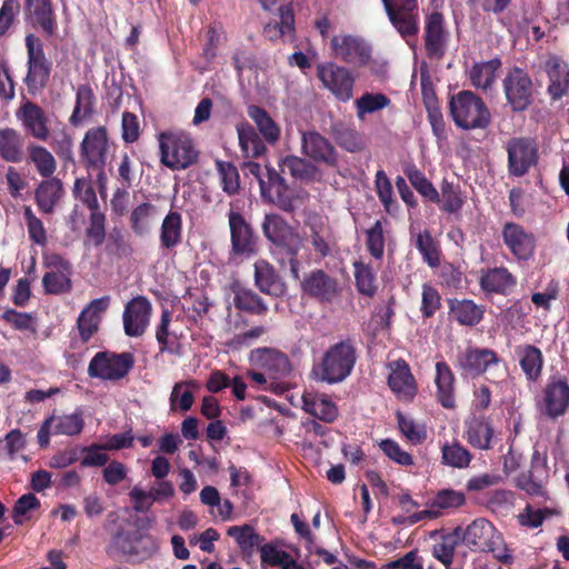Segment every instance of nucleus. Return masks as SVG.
<instances>
[{
  "instance_id": "obj_1",
  "label": "nucleus",
  "mask_w": 569,
  "mask_h": 569,
  "mask_svg": "<svg viewBox=\"0 0 569 569\" xmlns=\"http://www.w3.org/2000/svg\"><path fill=\"white\" fill-rule=\"evenodd\" d=\"M356 359L353 346L349 341H340L328 348L320 361L313 365L311 375L317 381L339 383L351 373Z\"/></svg>"
},
{
  "instance_id": "obj_2",
  "label": "nucleus",
  "mask_w": 569,
  "mask_h": 569,
  "mask_svg": "<svg viewBox=\"0 0 569 569\" xmlns=\"http://www.w3.org/2000/svg\"><path fill=\"white\" fill-rule=\"evenodd\" d=\"M160 161L171 170H183L193 164L198 151L191 137L181 130H169L158 136Z\"/></svg>"
},
{
  "instance_id": "obj_3",
  "label": "nucleus",
  "mask_w": 569,
  "mask_h": 569,
  "mask_svg": "<svg viewBox=\"0 0 569 569\" xmlns=\"http://www.w3.org/2000/svg\"><path fill=\"white\" fill-rule=\"evenodd\" d=\"M450 113L455 123L466 130L485 129L490 123L488 108L471 91H460L451 97Z\"/></svg>"
},
{
  "instance_id": "obj_4",
  "label": "nucleus",
  "mask_w": 569,
  "mask_h": 569,
  "mask_svg": "<svg viewBox=\"0 0 569 569\" xmlns=\"http://www.w3.org/2000/svg\"><path fill=\"white\" fill-rule=\"evenodd\" d=\"M80 151L87 168L97 171L100 181L104 179V167L111 154V143L106 128L89 129L83 137Z\"/></svg>"
},
{
  "instance_id": "obj_5",
  "label": "nucleus",
  "mask_w": 569,
  "mask_h": 569,
  "mask_svg": "<svg viewBox=\"0 0 569 569\" xmlns=\"http://www.w3.org/2000/svg\"><path fill=\"white\" fill-rule=\"evenodd\" d=\"M317 76L338 101L348 102L353 98L356 76L348 68L327 62L317 67Z\"/></svg>"
},
{
  "instance_id": "obj_6",
  "label": "nucleus",
  "mask_w": 569,
  "mask_h": 569,
  "mask_svg": "<svg viewBox=\"0 0 569 569\" xmlns=\"http://www.w3.org/2000/svg\"><path fill=\"white\" fill-rule=\"evenodd\" d=\"M537 408L549 419L566 415L569 409V383L560 377H551L546 383Z\"/></svg>"
},
{
  "instance_id": "obj_7",
  "label": "nucleus",
  "mask_w": 569,
  "mask_h": 569,
  "mask_svg": "<svg viewBox=\"0 0 569 569\" xmlns=\"http://www.w3.org/2000/svg\"><path fill=\"white\" fill-rule=\"evenodd\" d=\"M459 538L471 549L495 552L499 549L502 539L496 528L486 519L473 520L466 529L457 527Z\"/></svg>"
},
{
  "instance_id": "obj_8",
  "label": "nucleus",
  "mask_w": 569,
  "mask_h": 569,
  "mask_svg": "<svg viewBox=\"0 0 569 569\" xmlns=\"http://www.w3.org/2000/svg\"><path fill=\"white\" fill-rule=\"evenodd\" d=\"M388 18L399 34L409 42L419 31L417 0H382Z\"/></svg>"
},
{
  "instance_id": "obj_9",
  "label": "nucleus",
  "mask_w": 569,
  "mask_h": 569,
  "mask_svg": "<svg viewBox=\"0 0 569 569\" xmlns=\"http://www.w3.org/2000/svg\"><path fill=\"white\" fill-rule=\"evenodd\" d=\"M457 365L462 377L476 378L499 368L501 359L491 349L469 347L459 352Z\"/></svg>"
},
{
  "instance_id": "obj_10",
  "label": "nucleus",
  "mask_w": 569,
  "mask_h": 569,
  "mask_svg": "<svg viewBox=\"0 0 569 569\" xmlns=\"http://www.w3.org/2000/svg\"><path fill=\"white\" fill-rule=\"evenodd\" d=\"M26 47L28 50V73L26 83L28 90L32 93L42 89L49 78L50 66L46 59L42 42L33 34L26 37Z\"/></svg>"
},
{
  "instance_id": "obj_11",
  "label": "nucleus",
  "mask_w": 569,
  "mask_h": 569,
  "mask_svg": "<svg viewBox=\"0 0 569 569\" xmlns=\"http://www.w3.org/2000/svg\"><path fill=\"white\" fill-rule=\"evenodd\" d=\"M132 366L133 357L131 353L99 352L90 361L88 372L91 377L103 380H119L130 371Z\"/></svg>"
},
{
  "instance_id": "obj_12",
  "label": "nucleus",
  "mask_w": 569,
  "mask_h": 569,
  "mask_svg": "<svg viewBox=\"0 0 569 569\" xmlns=\"http://www.w3.org/2000/svg\"><path fill=\"white\" fill-rule=\"evenodd\" d=\"M510 176L522 177L538 161V148L528 138H512L506 144Z\"/></svg>"
},
{
  "instance_id": "obj_13",
  "label": "nucleus",
  "mask_w": 569,
  "mask_h": 569,
  "mask_svg": "<svg viewBox=\"0 0 569 569\" xmlns=\"http://www.w3.org/2000/svg\"><path fill=\"white\" fill-rule=\"evenodd\" d=\"M508 103L513 111H522L532 98V81L529 74L520 68L511 69L502 81Z\"/></svg>"
},
{
  "instance_id": "obj_14",
  "label": "nucleus",
  "mask_w": 569,
  "mask_h": 569,
  "mask_svg": "<svg viewBox=\"0 0 569 569\" xmlns=\"http://www.w3.org/2000/svg\"><path fill=\"white\" fill-rule=\"evenodd\" d=\"M335 56L347 63L363 67L371 59V48L361 38L350 34H338L331 39Z\"/></svg>"
},
{
  "instance_id": "obj_15",
  "label": "nucleus",
  "mask_w": 569,
  "mask_h": 569,
  "mask_svg": "<svg viewBox=\"0 0 569 569\" xmlns=\"http://www.w3.org/2000/svg\"><path fill=\"white\" fill-rule=\"evenodd\" d=\"M229 228L231 237V254L251 257L257 252V238L250 224L241 213L229 212Z\"/></svg>"
},
{
  "instance_id": "obj_16",
  "label": "nucleus",
  "mask_w": 569,
  "mask_h": 569,
  "mask_svg": "<svg viewBox=\"0 0 569 569\" xmlns=\"http://www.w3.org/2000/svg\"><path fill=\"white\" fill-rule=\"evenodd\" d=\"M501 237L505 246L518 260L526 261L533 256L536 238L533 233L527 231L521 224L506 222L501 231Z\"/></svg>"
},
{
  "instance_id": "obj_17",
  "label": "nucleus",
  "mask_w": 569,
  "mask_h": 569,
  "mask_svg": "<svg viewBox=\"0 0 569 569\" xmlns=\"http://www.w3.org/2000/svg\"><path fill=\"white\" fill-rule=\"evenodd\" d=\"M543 71L548 78L547 92L552 100H559L569 93V64L561 57L549 54L543 61Z\"/></svg>"
},
{
  "instance_id": "obj_18",
  "label": "nucleus",
  "mask_w": 569,
  "mask_h": 569,
  "mask_svg": "<svg viewBox=\"0 0 569 569\" xmlns=\"http://www.w3.org/2000/svg\"><path fill=\"white\" fill-rule=\"evenodd\" d=\"M151 310V303L147 298L138 296L131 299L126 305L122 316L126 335L129 337L142 336L149 326Z\"/></svg>"
},
{
  "instance_id": "obj_19",
  "label": "nucleus",
  "mask_w": 569,
  "mask_h": 569,
  "mask_svg": "<svg viewBox=\"0 0 569 569\" xmlns=\"http://www.w3.org/2000/svg\"><path fill=\"white\" fill-rule=\"evenodd\" d=\"M301 153L309 159L335 167L338 154L331 142L315 130L301 132Z\"/></svg>"
},
{
  "instance_id": "obj_20",
  "label": "nucleus",
  "mask_w": 569,
  "mask_h": 569,
  "mask_svg": "<svg viewBox=\"0 0 569 569\" xmlns=\"http://www.w3.org/2000/svg\"><path fill=\"white\" fill-rule=\"evenodd\" d=\"M423 37L426 50L430 57L440 58L447 48L450 31L445 18L439 12H431L426 16Z\"/></svg>"
},
{
  "instance_id": "obj_21",
  "label": "nucleus",
  "mask_w": 569,
  "mask_h": 569,
  "mask_svg": "<svg viewBox=\"0 0 569 569\" xmlns=\"http://www.w3.org/2000/svg\"><path fill=\"white\" fill-rule=\"evenodd\" d=\"M466 497L463 492L443 489L440 490L432 500L427 503V508L408 517L410 525L417 523L426 518L435 519L443 513V511L456 509L465 505Z\"/></svg>"
},
{
  "instance_id": "obj_22",
  "label": "nucleus",
  "mask_w": 569,
  "mask_h": 569,
  "mask_svg": "<svg viewBox=\"0 0 569 569\" xmlns=\"http://www.w3.org/2000/svg\"><path fill=\"white\" fill-rule=\"evenodd\" d=\"M267 180L260 179L261 194L269 202L290 211L295 208V198L284 179L272 168L266 167Z\"/></svg>"
},
{
  "instance_id": "obj_23",
  "label": "nucleus",
  "mask_w": 569,
  "mask_h": 569,
  "mask_svg": "<svg viewBox=\"0 0 569 569\" xmlns=\"http://www.w3.org/2000/svg\"><path fill=\"white\" fill-rule=\"evenodd\" d=\"M250 362L268 372L271 379L287 376L291 371L288 357L271 348H258L250 352Z\"/></svg>"
},
{
  "instance_id": "obj_24",
  "label": "nucleus",
  "mask_w": 569,
  "mask_h": 569,
  "mask_svg": "<svg viewBox=\"0 0 569 569\" xmlns=\"http://www.w3.org/2000/svg\"><path fill=\"white\" fill-rule=\"evenodd\" d=\"M116 545L124 555L139 560L151 557L158 549L156 541L150 536L139 531L119 532L116 536Z\"/></svg>"
},
{
  "instance_id": "obj_25",
  "label": "nucleus",
  "mask_w": 569,
  "mask_h": 569,
  "mask_svg": "<svg viewBox=\"0 0 569 569\" xmlns=\"http://www.w3.org/2000/svg\"><path fill=\"white\" fill-rule=\"evenodd\" d=\"M388 385L400 399L411 400L417 392L413 376L403 360L390 363Z\"/></svg>"
},
{
  "instance_id": "obj_26",
  "label": "nucleus",
  "mask_w": 569,
  "mask_h": 569,
  "mask_svg": "<svg viewBox=\"0 0 569 569\" xmlns=\"http://www.w3.org/2000/svg\"><path fill=\"white\" fill-rule=\"evenodd\" d=\"M266 237L280 247H290V254H295L292 246L298 242V236L291 227L278 214H267L262 224Z\"/></svg>"
},
{
  "instance_id": "obj_27",
  "label": "nucleus",
  "mask_w": 569,
  "mask_h": 569,
  "mask_svg": "<svg viewBox=\"0 0 569 569\" xmlns=\"http://www.w3.org/2000/svg\"><path fill=\"white\" fill-rule=\"evenodd\" d=\"M110 297L104 296L92 300L78 318V329L82 340H89L98 330L101 316L108 309Z\"/></svg>"
},
{
  "instance_id": "obj_28",
  "label": "nucleus",
  "mask_w": 569,
  "mask_h": 569,
  "mask_svg": "<svg viewBox=\"0 0 569 569\" xmlns=\"http://www.w3.org/2000/svg\"><path fill=\"white\" fill-rule=\"evenodd\" d=\"M17 117L31 136L39 140L48 139L47 118L44 111L39 106L26 102L17 112Z\"/></svg>"
},
{
  "instance_id": "obj_29",
  "label": "nucleus",
  "mask_w": 569,
  "mask_h": 569,
  "mask_svg": "<svg viewBox=\"0 0 569 569\" xmlns=\"http://www.w3.org/2000/svg\"><path fill=\"white\" fill-rule=\"evenodd\" d=\"M302 408L306 412L325 422H332L338 417V408L325 393L306 391L302 395Z\"/></svg>"
},
{
  "instance_id": "obj_30",
  "label": "nucleus",
  "mask_w": 569,
  "mask_h": 569,
  "mask_svg": "<svg viewBox=\"0 0 569 569\" xmlns=\"http://www.w3.org/2000/svg\"><path fill=\"white\" fill-rule=\"evenodd\" d=\"M515 353L527 380L536 382L541 376L545 363L541 350L532 345H520L515 349Z\"/></svg>"
},
{
  "instance_id": "obj_31",
  "label": "nucleus",
  "mask_w": 569,
  "mask_h": 569,
  "mask_svg": "<svg viewBox=\"0 0 569 569\" xmlns=\"http://www.w3.org/2000/svg\"><path fill=\"white\" fill-rule=\"evenodd\" d=\"M254 282L263 293L280 297L284 293L286 287L273 267L266 260H258L254 263Z\"/></svg>"
},
{
  "instance_id": "obj_32",
  "label": "nucleus",
  "mask_w": 569,
  "mask_h": 569,
  "mask_svg": "<svg viewBox=\"0 0 569 569\" xmlns=\"http://www.w3.org/2000/svg\"><path fill=\"white\" fill-rule=\"evenodd\" d=\"M500 68L501 61L498 58L475 63L468 71L469 80L475 88L488 91L495 84Z\"/></svg>"
},
{
  "instance_id": "obj_33",
  "label": "nucleus",
  "mask_w": 569,
  "mask_h": 569,
  "mask_svg": "<svg viewBox=\"0 0 569 569\" xmlns=\"http://www.w3.org/2000/svg\"><path fill=\"white\" fill-rule=\"evenodd\" d=\"M302 289L309 296L323 301H330L338 291L336 280L321 270L315 271L308 276L302 282Z\"/></svg>"
},
{
  "instance_id": "obj_34",
  "label": "nucleus",
  "mask_w": 569,
  "mask_h": 569,
  "mask_svg": "<svg viewBox=\"0 0 569 569\" xmlns=\"http://www.w3.org/2000/svg\"><path fill=\"white\" fill-rule=\"evenodd\" d=\"M479 281L481 289L490 293L505 295L516 286V278L503 267L483 271Z\"/></svg>"
},
{
  "instance_id": "obj_35",
  "label": "nucleus",
  "mask_w": 569,
  "mask_h": 569,
  "mask_svg": "<svg viewBox=\"0 0 569 569\" xmlns=\"http://www.w3.org/2000/svg\"><path fill=\"white\" fill-rule=\"evenodd\" d=\"M159 242L162 249L172 250L182 242V217L178 211H169L163 218L159 230Z\"/></svg>"
},
{
  "instance_id": "obj_36",
  "label": "nucleus",
  "mask_w": 569,
  "mask_h": 569,
  "mask_svg": "<svg viewBox=\"0 0 569 569\" xmlns=\"http://www.w3.org/2000/svg\"><path fill=\"white\" fill-rule=\"evenodd\" d=\"M248 116L254 122L259 131L258 134H261L266 142L274 144L279 141L281 129L264 109L253 104L249 106Z\"/></svg>"
},
{
  "instance_id": "obj_37",
  "label": "nucleus",
  "mask_w": 569,
  "mask_h": 569,
  "mask_svg": "<svg viewBox=\"0 0 569 569\" xmlns=\"http://www.w3.org/2000/svg\"><path fill=\"white\" fill-rule=\"evenodd\" d=\"M63 196V187L58 179L43 180L34 192L36 202L44 213H51Z\"/></svg>"
},
{
  "instance_id": "obj_38",
  "label": "nucleus",
  "mask_w": 569,
  "mask_h": 569,
  "mask_svg": "<svg viewBox=\"0 0 569 569\" xmlns=\"http://www.w3.org/2000/svg\"><path fill=\"white\" fill-rule=\"evenodd\" d=\"M26 12L32 23L48 34L53 33L56 24L50 0H26Z\"/></svg>"
},
{
  "instance_id": "obj_39",
  "label": "nucleus",
  "mask_w": 569,
  "mask_h": 569,
  "mask_svg": "<svg viewBox=\"0 0 569 569\" xmlns=\"http://www.w3.org/2000/svg\"><path fill=\"white\" fill-rule=\"evenodd\" d=\"M437 398L445 408L455 406L453 383L455 377L449 366L439 361L436 363Z\"/></svg>"
},
{
  "instance_id": "obj_40",
  "label": "nucleus",
  "mask_w": 569,
  "mask_h": 569,
  "mask_svg": "<svg viewBox=\"0 0 569 569\" xmlns=\"http://www.w3.org/2000/svg\"><path fill=\"white\" fill-rule=\"evenodd\" d=\"M239 144L246 158H258L264 154L267 147L261 138L250 124H240L237 127Z\"/></svg>"
},
{
  "instance_id": "obj_41",
  "label": "nucleus",
  "mask_w": 569,
  "mask_h": 569,
  "mask_svg": "<svg viewBox=\"0 0 569 569\" xmlns=\"http://www.w3.org/2000/svg\"><path fill=\"white\" fill-rule=\"evenodd\" d=\"M23 139L14 129L0 130V156L9 162H19L22 159Z\"/></svg>"
},
{
  "instance_id": "obj_42",
  "label": "nucleus",
  "mask_w": 569,
  "mask_h": 569,
  "mask_svg": "<svg viewBox=\"0 0 569 569\" xmlns=\"http://www.w3.org/2000/svg\"><path fill=\"white\" fill-rule=\"evenodd\" d=\"M259 2L264 10L278 12L280 18V33L282 36L291 34L295 26L291 0H259Z\"/></svg>"
},
{
  "instance_id": "obj_43",
  "label": "nucleus",
  "mask_w": 569,
  "mask_h": 569,
  "mask_svg": "<svg viewBox=\"0 0 569 569\" xmlns=\"http://www.w3.org/2000/svg\"><path fill=\"white\" fill-rule=\"evenodd\" d=\"M61 269L47 272L42 278V284L48 293H61L70 289V279L68 277L69 264L60 257H54Z\"/></svg>"
},
{
  "instance_id": "obj_44",
  "label": "nucleus",
  "mask_w": 569,
  "mask_h": 569,
  "mask_svg": "<svg viewBox=\"0 0 569 569\" xmlns=\"http://www.w3.org/2000/svg\"><path fill=\"white\" fill-rule=\"evenodd\" d=\"M48 425H52V435L74 436L81 432L83 419L81 413L52 416L48 418Z\"/></svg>"
},
{
  "instance_id": "obj_45",
  "label": "nucleus",
  "mask_w": 569,
  "mask_h": 569,
  "mask_svg": "<svg viewBox=\"0 0 569 569\" xmlns=\"http://www.w3.org/2000/svg\"><path fill=\"white\" fill-rule=\"evenodd\" d=\"M353 268L358 291L363 296L372 297L378 289L376 270L362 261H356Z\"/></svg>"
},
{
  "instance_id": "obj_46",
  "label": "nucleus",
  "mask_w": 569,
  "mask_h": 569,
  "mask_svg": "<svg viewBox=\"0 0 569 569\" xmlns=\"http://www.w3.org/2000/svg\"><path fill=\"white\" fill-rule=\"evenodd\" d=\"M29 159L34 164L38 173L49 178L57 169L54 157L44 147L31 144L28 148Z\"/></svg>"
},
{
  "instance_id": "obj_47",
  "label": "nucleus",
  "mask_w": 569,
  "mask_h": 569,
  "mask_svg": "<svg viewBox=\"0 0 569 569\" xmlns=\"http://www.w3.org/2000/svg\"><path fill=\"white\" fill-rule=\"evenodd\" d=\"M451 312L456 320L465 326H475L481 319L483 311L471 300H460L451 305Z\"/></svg>"
},
{
  "instance_id": "obj_48",
  "label": "nucleus",
  "mask_w": 569,
  "mask_h": 569,
  "mask_svg": "<svg viewBox=\"0 0 569 569\" xmlns=\"http://www.w3.org/2000/svg\"><path fill=\"white\" fill-rule=\"evenodd\" d=\"M227 535L233 538L244 552H252L262 542V538L249 525L232 526L228 529Z\"/></svg>"
},
{
  "instance_id": "obj_49",
  "label": "nucleus",
  "mask_w": 569,
  "mask_h": 569,
  "mask_svg": "<svg viewBox=\"0 0 569 569\" xmlns=\"http://www.w3.org/2000/svg\"><path fill=\"white\" fill-rule=\"evenodd\" d=\"M389 103V98L383 93L366 92L355 101L357 117L359 120H363L367 114L382 110L388 107Z\"/></svg>"
},
{
  "instance_id": "obj_50",
  "label": "nucleus",
  "mask_w": 569,
  "mask_h": 569,
  "mask_svg": "<svg viewBox=\"0 0 569 569\" xmlns=\"http://www.w3.org/2000/svg\"><path fill=\"white\" fill-rule=\"evenodd\" d=\"M493 430L489 422L475 419L468 425L467 439L469 443L479 449H488Z\"/></svg>"
},
{
  "instance_id": "obj_51",
  "label": "nucleus",
  "mask_w": 569,
  "mask_h": 569,
  "mask_svg": "<svg viewBox=\"0 0 569 569\" xmlns=\"http://www.w3.org/2000/svg\"><path fill=\"white\" fill-rule=\"evenodd\" d=\"M416 247L421 253L423 261L431 268L440 264V250L437 241L431 237L430 232L425 230L418 233Z\"/></svg>"
},
{
  "instance_id": "obj_52",
  "label": "nucleus",
  "mask_w": 569,
  "mask_h": 569,
  "mask_svg": "<svg viewBox=\"0 0 569 569\" xmlns=\"http://www.w3.org/2000/svg\"><path fill=\"white\" fill-rule=\"evenodd\" d=\"M441 453L442 462L452 468H467L471 461L470 452L459 442L445 443Z\"/></svg>"
},
{
  "instance_id": "obj_53",
  "label": "nucleus",
  "mask_w": 569,
  "mask_h": 569,
  "mask_svg": "<svg viewBox=\"0 0 569 569\" xmlns=\"http://www.w3.org/2000/svg\"><path fill=\"white\" fill-rule=\"evenodd\" d=\"M93 92L88 86H80L77 91V102L70 117L72 124L82 122L92 112Z\"/></svg>"
},
{
  "instance_id": "obj_54",
  "label": "nucleus",
  "mask_w": 569,
  "mask_h": 569,
  "mask_svg": "<svg viewBox=\"0 0 569 569\" xmlns=\"http://www.w3.org/2000/svg\"><path fill=\"white\" fill-rule=\"evenodd\" d=\"M406 176L411 186L426 199L439 203L440 194L426 176L415 167L406 170Z\"/></svg>"
},
{
  "instance_id": "obj_55",
  "label": "nucleus",
  "mask_w": 569,
  "mask_h": 569,
  "mask_svg": "<svg viewBox=\"0 0 569 569\" xmlns=\"http://www.w3.org/2000/svg\"><path fill=\"white\" fill-rule=\"evenodd\" d=\"M156 213V208L151 203L144 202L136 207L130 216L131 228L137 234H146L151 228V221Z\"/></svg>"
},
{
  "instance_id": "obj_56",
  "label": "nucleus",
  "mask_w": 569,
  "mask_h": 569,
  "mask_svg": "<svg viewBox=\"0 0 569 569\" xmlns=\"http://www.w3.org/2000/svg\"><path fill=\"white\" fill-rule=\"evenodd\" d=\"M261 561L270 566H278L282 569H289L297 560L287 551L278 549L272 545H264L260 549Z\"/></svg>"
},
{
  "instance_id": "obj_57",
  "label": "nucleus",
  "mask_w": 569,
  "mask_h": 569,
  "mask_svg": "<svg viewBox=\"0 0 569 569\" xmlns=\"http://www.w3.org/2000/svg\"><path fill=\"white\" fill-rule=\"evenodd\" d=\"M459 532V530L455 529L452 532L443 536L441 541L433 546V556L443 565L452 562L456 547L460 541Z\"/></svg>"
},
{
  "instance_id": "obj_58",
  "label": "nucleus",
  "mask_w": 569,
  "mask_h": 569,
  "mask_svg": "<svg viewBox=\"0 0 569 569\" xmlns=\"http://www.w3.org/2000/svg\"><path fill=\"white\" fill-rule=\"evenodd\" d=\"M375 186L378 198L381 201L385 210L389 213H392L397 209L392 198L393 188L390 179L387 177L383 170H379L376 173Z\"/></svg>"
},
{
  "instance_id": "obj_59",
  "label": "nucleus",
  "mask_w": 569,
  "mask_h": 569,
  "mask_svg": "<svg viewBox=\"0 0 569 569\" xmlns=\"http://www.w3.org/2000/svg\"><path fill=\"white\" fill-rule=\"evenodd\" d=\"M279 166L283 173H290L295 178L307 179L313 174L312 164L297 156L283 158Z\"/></svg>"
},
{
  "instance_id": "obj_60",
  "label": "nucleus",
  "mask_w": 569,
  "mask_h": 569,
  "mask_svg": "<svg viewBox=\"0 0 569 569\" xmlns=\"http://www.w3.org/2000/svg\"><path fill=\"white\" fill-rule=\"evenodd\" d=\"M129 498L133 510L137 512H147L153 503L161 502L152 487L147 491L140 486H134L129 491Z\"/></svg>"
},
{
  "instance_id": "obj_61",
  "label": "nucleus",
  "mask_w": 569,
  "mask_h": 569,
  "mask_svg": "<svg viewBox=\"0 0 569 569\" xmlns=\"http://www.w3.org/2000/svg\"><path fill=\"white\" fill-rule=\"evenodd\" d=\"M234 305L238 309L249 311L254 315H264L268 307L262 299L254 292L241 290L234 297Z\"/></svg>"
},
{
  "instance_id": "obj_62",
  "label": "nucleus",
  "mask_w": 569,
  "mask_h": 569,
  "mask_svg": "<svg viewBox=\"0 0 569 569\" xmlns=\"http://www.w3.org/2000/svg\"><path fill=\"white\" fill-rule=\"evenodd\" d=\"M397 419L401 433L410 442L420 443L426 439L427 433L423 426L417 423L413 419L406 417L400 412H398Z\"/></svg>"
},
{
  "instance_id": "obj_63",
  "label": "nucleus",
  "mask_w": 569,
  "mask_h": 569,
  "mask_svg": "<svg viewBox=\"0 0 569 569\" xmlns=\"http://www.w3.org/2000/svg\"><path fill=\"white\" fill-rule=\"evenodd\" d=\"M367 248L375 259H381L385 252V236L382 222L377 220L367 231Z\"/></svg>"
},
{
  "instance_id": "obj_64",
  "label": "nucleus",
  "mask_w": 569,
  "mask_h": 569,
  "mask_svg": "<svg viewBox=\"0 0 569 569\" xmlns=\"http://www.w3.org/2000/svg\"><path fill=\"white\" fill-rule=\"evenodd\" d=\"M40 507V500L33 493H26L21 496L13 508V521L17 525H22L30 518L29 512Z\"/></svg>"
}]
</instances>
